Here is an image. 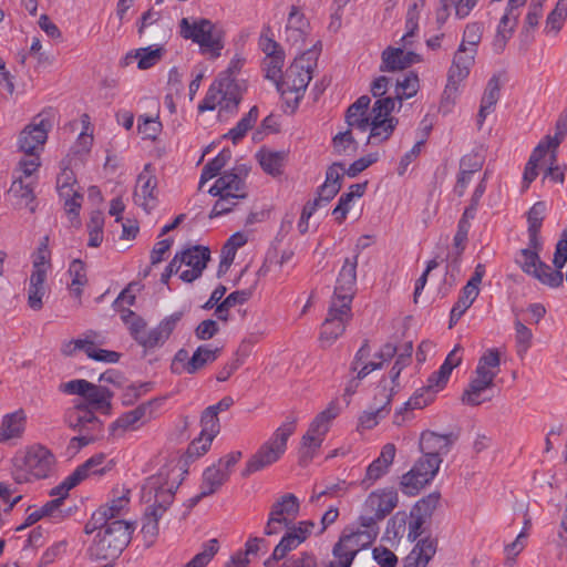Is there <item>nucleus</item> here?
<instances>
[{
  "mask_svg": "<svg viewBox=\"0 0 567 567\" xmlns=\"http://www.w3.org/2000/svg\"><path fill=\"white\" fill-rule=\"evenodd\" d=\"M456 439L457 436L453 433L442 435L426 431L421 434L420 450L426 456L442 458V455H446L450 452Z\"/></svg>",
  "mask_w": 567,
  "mask_h": 567,
  "instance_id": "393cba45",
  "label": "nucleus"
},
{
  "mask_svg": "<svg viewBox=\"0 0 567 567\" xmlns=\"http://www.w3.org/2000/svg\"><path fill=\"white\" fill-rule=\"evenodd\" d=\"M181 35L198 43L204 52H210L214 58L219 56L223 49L221 33L210 20L200 19L190 23L187 18L179 22Z\"/></svg>",
  "mask_w": 567,
  "mask_h": 567,
  "instance_id": "9b49d317",
  "label": "nucleus"
},
{
  "mask_svg": "<svg viewBox=\"0 0 567 567\" xmlns=\"http://www.w3.org/2000/svg\"><path fill=\"white\" fill-rule=\"evenodd\" d=\"M34 185V181L25 182L21 175H18L9 188V194L16 199V204L20 208H29L31 213L35 212V206L33 205L35 199Z\"/></svg>",
  "mask_w": 567,
  "mask_h": 567,
  "instance_id": "7c9ffc66",
  "label": "nucleus"
},
{
  "mask_svg": "<svg viewBox=\"0 0 567 567\" xmlns=\"http://www.w3.org/2000/svg\"><path fill=\"white\" fill-rule=\"evenodd\" d=\"M128 503L130 499L126 495L112 499L109 504L101 506L96 512H94V520L99 522L104 518L106 523H111L112 520L120 519L126 511Z\"/></svg>",
  "mask_w": 567,
  "mask_h": 567,
  "instance_id": "a19ab883",
  "label": "nucleus"
},
{
  "mask_svg": "<svg viewBox=\"0 0 567 567\" xmlns=\"http://www.w3.org/2000/svg\"><path fill=\"white\" fill-rule=\"evenodd\" d=\"M296 424L297 417L289 416L247 461L241 473L243 477H248L276 463L286 452L287 441L295 433Z\"/></svg>",
  "mask_w": 567,
  "mask_h": 567,
  "instance_id": "39448f33",
  "label": "nucleus"
},
{
  "mask_svg": "<svg viewBox=\"0 0 567 567\" xmlns=\"http://www.w3.org/2000/svg\"><path fill=\"white\" fill-rule=\"evenodd\" d=\"M76 184V178L72 169L63 168L62 172L58 175L56 178V189L60 196H71L73 195L74 185Z\"/></svg>",
  "mask_w": 567,
  "mask_h": 567,
  "instance_id": "0e129e2a",
  "label": "nucleus"
},
{
  "mask_svg": "<svg viewBox=\"0 0 567 567\" xmlns=\"http://www.w3.org/2000/svg\"><path fill=\"white\" fill-rule=\"evenodd\" d=\"M309 29V22L303 13L295 6L291 7L286 25V39L293 45L305 42Z\"/></svg>",
  "mask_w": 567,
  "mask_h": 567,
  "instance_id": "72a5a7b5",
  "label": "nucleus"
},
{
  "mask_svg": "<svg viewBox=\"0 0 567 567\" xmlns=\"http://www.w3.org/2000/svg\"><path fill=\"white\" fill-rule=\"evenodd\" d=\"M300 544L301 542L297 537V534H292L288 530L275 547L271 557L265 561V566L271 567L275 561L282 559L289 551L297 548Z\"/></svg>",
  "mask_w": 567,
  "mask_h": 567,
  "instance_id": "49530a36",
  "label": "nucleus"
},
{
  "mask_svg": "<svg viewBox=\"0 0 567 567\" xmlns=\"http://www.w3.org/2000/svg\"><path fill=\"white\" fill-rule=\"evenodd\" d=\"M300 503L295 494L287 493L278 498L271 506V522L281 520L284 526L288 527L298 516Z\"/></svg>",
  "mask_w": 567,
  "mask_h": 567,
  "instance_id": "bb28decb",
  "label": "nucleus"
},
{
  "mask_svg": "<svg viewBox=\"0 0 567 567\" xmlns=\"http://www.w3.org/2000/svg\"><path fill=\"white\" fill-rule=\"evenodd\" d=\"M348 535H342L333 546V556L342 561V567H350L355 555L370 546L379 535V526L362 527Z\"/></svg>",
  "mask_w": 567,
  "mask_h": 567,
  "instance_id": "ddd939ff",
  "label": "nucleus"
},
{
  "mask_svg": "<svg viewBox=\"0 0 567 567\" xmlns=\"http://www.w3.org/2000/svg\"><path fill=\"white\" fill-rule=\"evenodd\" d=\"M501 353L497 349L486 350L478 359L473 377L463 391L461 401L465 405L477 406L492 399L491 392L499 372Z\"/></svg>",
  "mask_w": 567,
  "mask_h": 567,
  "instance_id": "7ed1b4c3",
  "label": "nucleus"
},
{
  "mask_svg": "<svg viewBox=\"0 0 567 567\" xmlns=\"http://www.w3.org/2000/svg\"><path fill=\"white\" fill-rule=\"evenodd\" d=\"M134 527L123 519L106 523L103 532H99L89 551L95 559H114L131 542Z\"/></svg>",
  "mask_w": 567,
  "mask_h": 567,
  "instance_id": "423d86ee",
  "label": "nucleus"
},
{
  "mask_svg": "<svg viewBox=\"0 0 567 567\" xmlns=\"http://www.w3.org/2000/svg\"><path fill=\"white\" fill-rule=\"evenodd\" d=\"M352 318L351 306L331 301L328 313L321 324L319 341L322 347H330L343 334Z\"/></svg>",
  "mask_w": 567,
  "mask_h": 567,
  "instance_id": "2eb2a0df",
  "label": "nucleus"
},
{
  "mask_svg": "<svg viewBox=\"0 0 567 567\" xmlns=\"http://www.w3.org/2000/svg\"><path fill=\"white\" fill-rule=\"evenodd\" d=\"M316 60L315 51L308 50L303 52L299 58L295 59L286 70L281 82L277 83L278 90L286 99L288 106L291 107V112L297 107L302 96V92L306 90L312 78V70L313 66H316Z\"/></svg>",
  "mask_w": 567,
  "mask_h": 567,
  "instance_id": "20e7f679",
  "label": "nucleus"
},
{
  "mask_svg": "<svg viewBox=\"0 0 567 567\" xmlns=\"http://www.w3.org/2000/svg\"><path fill=\"white\" fill-rule=\"evenodd\" d=\"M358 255L346 258L338 275L331 301L351 306L355 295Z\"/></svg>",
  "mask_w": 567,
  "mask_h": 567,
  "instance_id": "6ab92c4d",
  "label": "nucleus"
},
{
  "mask_svg": "<svg viewBox=\"0 0 567 567\" xmlns=\"http://www.w3.org/2000/svg\"><path fill=\"white\" fill-rule=\"evenodd\" d=\"M394 110V99L386 96L378 99L371 109L369 121L368 143L378 145L388 141L399 124V120L391 115Z\"/></svg>",
  "mask_w": 567,
  "mask_h": 567,
  "instance_id": "9d476101",
  "label": "nucleus"
},
{
  "mask_svg": "<svg viewBox=\"0 0 567 567\" xmlns=\"http://www.w3.org/2000/svg\"><path fill=\"white\" fill-rule=\"evenodd\" d=\"M545 202L535 203L527 213L529 247L522 249L517 262L522 270L537 279L540 284L550 288H557L563 285V272L551 271L550 266L539 258L542 241L539 239V230L545 218Z\"/></svg>",
  "mask_w": 567,
  "mask_h": 567,
  "instance_id": "f257e3e1",
  "label": "nucleus"
},
{
  "mask_svg": "<svg viewBox=\"0 0 567 567\" xmlns=\"http://www.w3.org/2000/svg\"><path fill=\"white\" fill-rule=\"evenodd\" d=\"M41 165L39 154H24V157L19 161L18 169L22 179L32 181V175L39 169Z\"/></svg>",
  "mask_w": 567,
  "mask_h": 567,
  "instance_id": "e2e57ef3",
  "label": "nucleus"
},
{
  "mask_svg": "<svg viewBox=\"0 0 567 567\" xmlns=\"http://www.w3.org/2000/svg\"><path fill=\"white\" fill-rule=\"evenodd\" d=\"M45 281L47 275L43 271L31 272L28 287V306L32 310L39 311L43 307V298L48 291Z\"/></svg>",
  "mask_w": 567,
  "mask_h": 567,
  "instance_id": "c9c22d12",
  "label": "nucleus"
},
{
  "mask_svg": "<svg viewBox=\"0 0 567 567\" xmlns=\"http://www.w3.org/2000/svg\"><path fill=\"white\" fill-rule=\"evenodd\" d=\"M220 348H210L207 344L199 346L187 361L186 373L194 374L202 370L206 364L214 362L220 354Z\"/></svg>",
  "mask_w": 567,
  "mask_h": 567,
  "instance_id": "58836bf2",
  "label": "nucleus"
},
{
  "mask_svg": "<svg viewBox=\"0 0 567 567\" xmlns=\"http://www.w3.org/2000/svg\"><path fill=\"white\" fill-rule=\"evenodd\" d=\"M104 461V454L100 453L93 455L91 458H89L86 462H84L82 465L75 468V471L73 472L74 477L72 481L80 480L82 482L91 474L102 475L105 472V467L103 466Z\"/></svg>",
  "mask_w": 567,
  "mask_h": 567,
  "instance_id": "09e8293b",
  "label": "nucleus"
},
{
  "mask_svg": "<svg viewBox=\"0 0 567 567\" xmlns=\"http://www.w3.org/2000/svg\"><path fill=\"white\" fill-rule=\"evenodd\" d=\"M69 275L71 277L70 292L81 299L82 289L87 284L85 265L80 259H74L69 267Z\"/></svg>",
  "mask_w": 567,
  "mask_h": 567,
  "instance_id": "37998d69",
  "label": "nucleus"
},
{
  "mask_svg": "<svg viewBox=\"0 0 567 567\" xmlns=\"http://www.w3.org/2000/svg\"><path fill=\"white\" fill-rule=\"evenodd\" d=\"M547 154L545 143H539L533 151L524 171L523 175V188L527 189L533 181L538 176L537 167L540 159Z\"/></svg>",
  "mask_w": 567,
  "mask_h": 567,
  "instance_id": "a18cd8bd",
  "label": "nucleus"
},
{
  "mask_svg": "<svg viewBox=\"0 0 567 567\" xmlns=\"http://www.w3.org/2000/svg\"><path fill=\"white\" fill-rule=\"evenodd\" d=\"M219 549L218 540L213 538L205 544L204 549L195 555L185 566L183 567H205Z\"/></svg>",
  "mask_w": 567,
  "mask_h": 567,
  "instance_id": "4d7b16f0",
  "label": "nucleus"
},
{
  "mask_svg": "<svg viewBox=\"0 0 567 567\" xmlns=\"http://www.w3.org/2000/svg\"><path fill=\"white\" fill-rule=\"evenodd\" d=\"M442 458L423 454L413 467L401 478V488L404 494L415 495L427 485L436 475Z\"/></svg>",
  "mask_w": 567,
  "mask_h": 567,
  "instance_id": "4468645a",
  "label": "nucleus"
},
{
  "mask_svg": "<svg viewBox=\"0 0 567 567\" xmlns=\"http://www.w3.org/2000/svg\"><path fill=\"white\" fill-rule=\"evenodd\" d=\"M451 373L444 368L440 369L431 374L427 379V383L420 391H417L405 404L410 409H423L430 404L435 394L441 391L447 383Z\"/></svg>",
  "mask_w": 567,
  "mask_h": 567,
  "instance_id": "412c9836",
  "label": "nucleus"
},
{
  "mask_svg": "<svg viewBox=\"0 0 567 567\" xmlns=\"http://www.w3.org/2000/svg\"><path fill=\"white\" fill-rule=\"evenodd\" d=\"M112 392L101 385H96L90 382V386L85 390V394L83 399L89 409L94 411H102L104 413H109L111 409V398Z\"/></svg>",
  "mask_w": 567,
  "mask_h": 567,
  "instance_id": "e433bc0d",
  "label": "nucleus"
},
{
  "mask_svg": "<svg viewBox=\"0 0 567 567\" xmlns=\"http://www.w3.org/2000/svg\"><path fill=\"white\" fill-rule=\"evenodd\" d=\"M441 494L433 492L427 496L421 498L413 507L411 515H419L424 518H430L436 507L439 506Z\"/></svg>",
  "mask_w": 567,
  "mask_h": 567,
  "instance_id": "5fc2aeb1",
  "label": "nucleus"
},
{
  "mask_svg": "<svg viewBox=\"0 0 567 567\" xmlns=\"http://www.w3.org/2000/svg\"><path fill=\"white\" fill-rule=\"evenodd\" d=\"M398 493L393 488L372 492L367 497L359 517L361 527L378 526L398 505Z\"/></svg>",
  "mask_w": 567,
  "mask_h": 567,
  "instance_id": "f8f14e48",
  "label": "nucleus"
},
{
  "mask_svg": "<svg viewBox=\"0 0 567 567\" xmlns=\"http://www.w3.org/2000/svg\"><path fill=\"white\" fill-rule=\"evenodd\" d=\"M25 423L27 414L22 409L3 415L0 423V443L21 439L25 430Z\"/></svg>",
  "mask_w": 567,
  "mask_h": 567,
  "instance_id": "c85d7f7f",
  "label": "nucleus"
},
{
  "mask_svg": "<svg viewBox=\"0 0 567 567\" xmlns=\"http://www.w3.org/2000/svg\"><path fill=\"white\" fill-rule=\"evenodd\" d=\"M229 478V472L221 467L213 465L207 467L203 473L200 484V493L195 497V502L216 493Z\"/></svg>",
  "mask_w": 567,
  "mask_h": 567,
  "instance_id": "2f4dec72",
  "label": "nucleus"
},
{
  "mask_svg": "<svg viewBox=\"0 0 567 567\" xmlns=\"http://www.w3.org/2000/svg\"><path fill=\"white\" fill-rule=\"evenodd\" d=\"M517 22L516 17L506 13L503 14L493 40V49L496 53L499 54L505 50L507 41L512 38Z\"/></svg>",
  "mask_w": 567,
  "mask_h": 567,
  "instance_id": "ea45409f",
  "label": "nucleus"
},
{
  "mask_svg": "<svg viewBox=\"0 0 567 567\" xmlns=\"http://www.w3.org/2000/svg\"><path fill=\"white\" fill-rule=\"evenodd\" d=\"M420 89L419 76L414 72L406 73L402 80L396 81L394 101L398 100L400 103L414 96Z\"/></svg>",
  "mask_w": 567,
  "mask_h": 567,
  "instance_id": "c03bdc74",
  "label": "nucleus"
},
{
  "mask_svg": "<svg viewBox=\"0 0 567 567\" xmlns=\"http://www.w3.org/2000/svg\"><path fill=\"white\" fill-rule=\"evenodd\" d=\"M54 455L43 445H32L22 456L14 458V480L18 483L31 478H45L54 465Z\"/></svg>",
  "mask_w": 567,
  "mask_h": 567,
  "instance_id": "0eeeda50",
  "label": "nucleus"
},
{
  "mask_svg": "<svg viewBox=\"0 0 567 567\" xmlns=\"http://www.w3.org/2000/svg\"><path fill=\"white\" fill-rule=\"evenodd\" d=\"M213 440L214 439L210 437L209 435L200 433L199 436L193 440L192 443L188 445L186 452L187 456L189 458H197L204 455L209 450Z\"/></svg>",
  "mask_w": 567,
  "mask_h": 567,
  "instance_id": "774afa93",
  "label": "nucleus"
},
{
  "mask_svg": "<svg viewBox=\"0 0 567 567\" xmlns=\"http://www.w3.org/2000/svg\"><path fill=\"white\" fill-rule=\"evenodd\" d=\"M370 103L371 99L368 95H362L348 107L346 113L348 128L351 131L355 128L360 132H367L369 130L371 113L368 115V110Z\"/></svg>",
  "mask_w": 567,
  "mask_h": 567,
  "instance_id": "cd10ccee",
  "label": "nucleus"
},
{
  "mask_svg": "<svg viewBox=\"0 0 567 567\" xmlns=\"http://www.w3.org/2000/svg\"><path fill=\"white\" fill-rule=\"evenodd\" d=\"M567 134V110H565L558 117L556 122V134L555 136H546L545 141L542 143H545L546 151L549 150L557 151L559 144L564 140L565 135Z\"/></svg>",
  "mask_w": 567,
  "mask_h": 567,
  "instance_id": "13d9d810",
  "label": "nucleus"
},
{
  "mask_svg": "<svg viewBox=\"0 0 567 567\" xmlns=\"http://www.w3.org/2000/svg\"><path fill=\"white\" fill-rule=\"evenodd\" d=\"M241 87L235 79H230L227 74L218 75L198 105V111L200 113L213 111L218 105L225 110H236L241 101Z\"/></svg>",
  "mask_w": 567,
  "mask_h": 567,
  "instance_id": "1a4fd4ad",
  "label": "nucleus"
},
{
  "mask_svg": "<svg viewBox=\"0 0 567 567\" xmlns=\"http://www.w3.org/2000/svg\"><path fill=\"white\" fill-rule=\"evenodd\" d=\"M176 474V468H163L161 472L151 476L144 486V497L148 495L147 502L154 498L143 518L142 534L147 546L152 545L158 535V519L173 503L175 491L179 483L168 482L171 475Z\"/></svg>",
  "mask_w": 567,
  "mask_h": 567,
  "instance_id": "f03ea898",
  "label": "nucleus"
},
{
  "mask_svg": "<svg viewBox=\"0 0 567 567\" xmlns=\"http://www.w3.org/2000/svg\"><path fill=\"white\" fill-rule=\"evenodd\" d=\"M476 53L477 49L460 44L449 70L447 84L443 92L442 102L452 99L457 92L458 84L468 76Z\"/></svg>",
  "mask_w": 567,
  "mask_h": 567,
  "instance_id": "dca6fc26",
  "label": "nucleus"
},
{
  "mask_svg": "<svg viewBox=\"0 0 567 567\" xmlns=\"http://www.w3.org/2000/svg\"><path fill=\"white\" fill-rule=\"evenodd\" d=\"M567 18V1L566 0H559L556 3V7L554 10L547 16L546 19V31L553 32L554 34H557Z\"/></svg>",
  "mask_w": 567,
  "mask_h": 567,
  "instance_id": "603ef678",
  "label": "nucleus"
},
{
  "mask_svg": "<svg viewBox=\"0 0 567 567\" xmlns=\"http://www.w3.org/2000/svg\"><path fill=\"white\" fill-rule=\"evenodd\" d=\"M396 353V347L392 343H385L377 354V357L381 360L380 362H369L365 363L358 372V379L365 378L369 373L374 370L381 369L383 362L392 359Z\"/></svg>",
  "mask_w": 567,
  "mask_h": 567,
  "instance_id": "864d4df0",
  "label": "nucleus"
},
{
  "mask_svg": "<svg viewBox=\"0 0 567 567\" xmlns=\"http://www.w3.org/2000/svg\"><path fill=\"white\" fill-rule=\"evenodd\" d=\"M52 128V122L41 114L33 117L19 136V150L24 154H39L48 140V133Z\"/></svg>",
  "mask_w": 567,
  "mask_h": 567,
  "instance_id": "f3484780",
  "label": "nucleus"
},
{
  "mask_svg": "<svg viewBox=\"0 0 567 567\" xmlns=\"http://www.w3.org/2000/svg\"><path fill=\"white\" fill-rule=\"evenodd\" d=\"M122 320L127 326L133 339L140 344L147 330L146 321L130 309L122 310Z\"/></svg>",
  "mask_w": 567,
  "mask_h": 567,
  "instance_id": "3c124183",
  "label": "nucleus"
},
{
  "mask_svg": "<svg viewBox=\"0 0 567 567\" xmlns=\"http://www.w3.org/2000/svg\"><path fill=\"white\" fill-rule=\"evenodd\" d=\"M333 148L339 155H348L357 152L358 143L352 136V131L348 128L344 132L337 134L333 140Z\"/></svg>",
  "mask_w": 567,
  "mask_h": 567,
  "instance_id": "6e6d98bb",
  "label": "nucleus"
},
{
  "mask_svg": "<svg viewBox=\"0 0 567 567\" xmlns=\"http://www.w3.org/2000/svg\"><path fill=\"white\" fill-rule=\"evenodd\" d=\"M167 340L168 337L161 329V327L157 326L151 330H146L140 346H142L145 349H154L157 347H162Z\"/></svg>",
  "mask_w": 567,
  "mask_h": 567,
  "instance_id": "338daca9",
  "label": "nucleus"
},
{
  "mask_svg": "<svg viewBox=\"0 0 567 567\" xmlns=\"http://www.w3.org/2000/svg\"><path fill=\"white\" fill-rule=\"evenodd\" d=\"M66 424L79 432L92 431L100 433L102 431V422L84 403H79L69 410L65 414Z\"/></svg>",
  "mask_w": 567,
  "mask_h": 567,
  "instance_id": "4be33fe9",
  "label": "nucleus"
},
{
  "mask_svg": "<svg viewBox=\"0 0 567 567\" xmlns=\"http://www.w3.org/2000/svg\"><path fill=\"white\" fill-rule=\"evenodd\" d=\"M381 72H395L404 70L415 62H420V56L414 52H404L401 48L388 47L382 52Z\"/></svg>",
  "mask_w": 567,
  "mask_h": 567,
  "instance_id": "a878e982",
  "label": "nucleus"
},
{
  "mask_svg": "<svg viewBox=\"0 0 567 567\" xmlns=\"http://www.w3.org/2000/svg\"><path fill=\"white\" fill-rule=\"evenodd\" d=\"M501 75L494 74L488 80L481 100V106L477 114L478 126H482L486 116L494 111L501 96Z\"/></svg>",
  "mask_w": 567,
  "mask_h": 567,
  "instance_id": "c756f323",
  "label": "nucleus"
},
{
  "mask_svg": "<svg viewBox=\"0 0 567 567\" xmlns=\"http://www.w3.org/2000/svg\"><path fill=\"white\" fill-rule=\"evenodd\" d=\"M515 332L517 354L523 358L532 344L533 333L532 330L519 320L515 321Z\"/></svg>",
  "mask_w": 567,
  "mask_h": 567,
  "instance_id": "bf43d9fd",
  "label": "nucleus"
},
{
  "mask_svg": "<svg viewBox=\"0 0 567 567\" xmlns=\"http://www.w3.org/2000/svg\"><path fill=\"white\" fill-rule=\"evenodd\" d=\"M285 157V153L282 152L260 151L258 153L260 166L266 173L272 176L281 174Z\"/></svg>",
  "mask_w": 567,
  "mask_h": 567,
  "instance_id": "de8ad7c7",
  "label": "nucleus"
},
{
  "mask_svg": "<svg viewBox=\"0 0 567 567\" xmlns=\"http://www.w3.org/2000/svg\"><path fill=\"white\" fill-rule=\"evenodd\" d=\"M200 433L209 435L215 439V436L219 433V419L218 414L213 411L209 406L204 410L200 416Z\"/></svg>",
  "mask_w": 567,
  "mask_h": 567,
  "instance_id": "680f3d73",
  "label": "nucleus"
},
{
  "mask_svg": "<svg viewBox=\"0 0 567 567\" xmlns=\"http://www.w3.org/2000/svg\"><path fill=\"white\" fill-rule=\"evenodd\" d=\"M483 35V24L481 22L468 23L463 32V39L461 44L467 45V48H475L480 44Z\"/></svg>",
  "mask_w": 567,
  "mask_h": 567,
  "instance_id": "69168bd1",
  "label": "nucleus"
},
{
  "mask_svg": "<svg viewBox=\"0 0 567 567\" xmlns=\"http://www.w3.org/2000/svg\"><path fill=\"white\" fill-rule=\"evenodd\" d=\"M437 542L426 537L416 543L404 560V567H426L436 553Z\"/></svg>",
  "mask_w": 567,
  "mask_h": 567,
  "instance_id": "473e14b6",
  "label": "nucleus"
},
{
  "mask_svg": "<svg viewBox=\"0 0 567 567\" xmlns=\"http://www.w3.org/2000/svg\"><path fill=\"white\" fill-rule=\"evenodd\" d=\"M395 445L392 443L385 444L379 457L374 460L367 468L365 478L363 482H375L380 477H382L384 474L388 473L389 467L393 463L394 456H395Z\"/></svg>",
  "mask_w": 567,
  "mask_h": 567,
  "instance_id": "f704fd0d",
  "label": "nucleus"
},
{
  "mask_svg": "<svg viewBox=\"0 0 567 567\" xmlns=\"http://www.w3.org/2000/svg\"><path fill=\"white\" fill-rule=\"evenodd\" d=\"M339 414V406L330 402L327 409L320 412L310 423L307 433L301 439L299 450V464L307 466L320 449L326 434L329 431L330 422Z\"/></svg>",
  "mask_w": 567,
  "mask_h": 567,
  "instance_id": "6e6552de",
  "label": "nucleus"
},
{
  "mask_svg": "<svg viewBox=\"0 0 567 567\" xmlns=\"http://www.w3.org/2000/svg\"><path fill=\"white\" fill-rule=\"evenodd\" d=\"M135 205L146 213L153 210L158 203L157 177L151 164H146L138 174L133 193Z\"/></svg>",
  "mask_w": 567,
  "mask_h": 567,
  "instance_id": "a211bd4d",
  "label": "nucleus"
},
{
  "mask_svg": "<svg viewBox=\"0 0 567 567\" xmlns=\"http://www.w3.org/2000/svg\"><path fill=\"white\" fill-rule=\"evenodd\" d=\"M165 53L163 47H147L136 50L134 53H127L125 56V64H130L133 60H138L137 66L141 70H146L158 63Z\"/></svg>",
  "mask_w": 567,
  "mask_h": 567,
  "instance_id": "4c0bfd02",
  "label": "nucleus"
},
{
  "mask_svg": "<svg viewBox=\"0 0 567 567\" xmlns=\"http://www.w3.org/2000/svg\"><path fill=\"white\" fill-rule=\"evenodd\" d=\"M231 158V152L228 148H224L216 157L210 159L203 168L200 179H199V188L203 185L210 181L212 178L218 176L220 171L227 165V163Z\"/></svg>",
  "mask_w": 567,
  "mask_h": 567,
  "instance_id": "79ce46f5",
  "label": "nucleus"
},
{
  "mask_svg": "<svg viewBox=\"0 0 567 567\" xmlns=\"http://www.w3.org/2000/svg\"><path fill=\"white\" fill-rule=\"evenodd\" d=\"M208 193L212 196L224 194V196L244 199L247 197V187L244 178L239 174L234 171H227L216 179Z\"/></svg>",
  "mask_w": 567,
  "mask_h": 567,
  "instance_id": "5701e85b",
  "label": "nucleus"
},
{
  "mask_svg": "<svg viewBox=\"0 0 567 567\" xmlns=\"http://www.w3.org/2000/svg\"><path fill=\"white\" fill-rule=\"evenodd\" d=\"M183 265L190 269L181 272L179 278L185 282H193L199 278L210 259V250L204 246H192L179 252Z\"/></svg>",
  "mask_w": 567,
  "mask_h": 567,
  "instance_id": "aec40b11",
  "label": "nucleus"
},
{
  "mask_svg": "<svg viewBox=\"0 0 567 567\" xmlns=\"http://www.w3.org/2000/svg\"><path fill=\"white\" fill-rule=\"evenodd\" d=\"M258 115V107L252 106L249 112L237 123V125L228 132L226 136L236 144L246 135L250 128H252L257 122Z\"/></svg>",
  "mask_w": 567,
  "mask_h": 567,
  "instance_id": "8fccbe9b",
  "label": "nucleus"
},
{
  "mask_svg": "<svg viewBox=\"0 0 567 567\" xmlns=\"http://www.w3.org/2000/svg\"><path fill=\"white\" fill-rule=\"evenodd\" d=\"M247 355L248 351L246 350L244 341L235 353V358L229 363L225 364L218 372L217 380L220 382L228 380L229 377L244 363Z\"/></svg>",
  "mask_w": 567,
  "mask_h": 567,
  "instance_id": "052dcab7",
  "label": "nucleus"
},
{
  "mask_svg": "<svg viewBox=\"0 0 567 567\" xmlns=\"http://www.w3.org/2000/svg\"><path fill=\"white\" fill-rule=\"evenodd\" d=\"M151 402L143 403L134 410L123 413L114 422L111 423L109 431L114 439L123 437L127 432L136 431L141 426V421L145 417L150 410Z\"/></svg>",
  "mask_w": 567,
  "mask_h": 567,
  "instance_id": "b1692460",
  "label": "nucleus"
}]
</instances>
